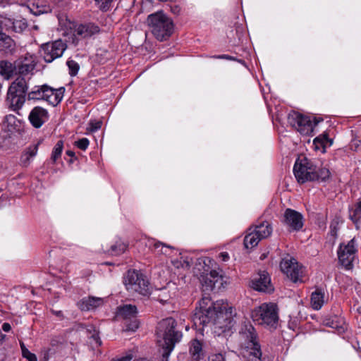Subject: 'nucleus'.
I'll return each instance as SVG.
<instances>
[{
    "label": "nucleus",
    "mask_w": 361,
    "mask_h": 361,
    "mask_svg": "<svg viewBox=\"0 0 361 361\" xmlns=\"http://www.w3.org/2000/svg\"><path fill=\"white\" fill-rule=\"evenodd\" d=\"M100 27L92 22H86L79 24L75 29V35L81 38H90L100 32Z\"/></svg>",
    "instance_id": "nucleus-18"
},
{
    "label": "nucleus",
    "mask_w": 361,
    "mask_h": 361,
    "mask_svg": "<svg viewBox=\"0 0 361 361\" xmlns=\"http://www.w3.org/2000/svg\"><path fill=\"white\" fill-rule=\"evenodd\" d=\"M125 325L127 331H135L139 327V322L136 318L126 320Z\"/></svg>",
    "instance_id": "nucleus-43"
},
{
    "label": "nucleus",
    "mask_w": 361,
    "mask_h": 361,
    "mask_svg": "<svg viewBox=\"0 0 361 361\" xmlns=\"http://www.w3.org/2000/svg\"><path fill=\"white\" fill-rule=\"evenodd\" d=\"M43 360L44 361H48L49 359V350H43Z\"/></svg>",
    "instance_id": "nucleus-58"
},
{
    "label": "nucleus",
    "mask_w": 361,
    "mask_h": 361,
    "mask_svg": "<svg viewBox=\"0 0 361 361\" xmlns=\"http://www.w3.org/2000/svg\"><path fill=\"white\" fill-rule=\"evenodd\" d=\"M267 253H263V254H262V255H261V256H260L259 259H260L261 260H263V259H264L265 258H267Z\"/></svg>",
    "instance_id": "nucleus-63"
},
{
    "label": "nucleus",
    "mask_w": 361,
    "mask_h": 361,
    "mask_svg": "<svg viewBox=\"0 0 361 361\" xmlns=\"http://www.w3.org/2000/svg\"><path fill=\"white\" fill-rule=\"evenodd\" d=\"M213 262V259L206 257L204 259H199L194 268V273L198 277L203 291L213 290L216 283L222 278L219 272L211 269L209 265Z\"/></svg>",
    "instance_id": "nucleus-4"
},
{
    "label": "nucleus",
    "mask_w": 361,
    "mask_h": 361,
    "mask_svg": "<svg viewBox=\"0 0 361 361\" xmlns=\"http://www.w3.org/2000/svg\"><path fill=\"white\" fill-rule=\"evenodd\" d=\"M260 240L261 239L252 231L245 236L243 244L246 249H250L257 246Z\"/></svg>",
    "instance_id": "nucleus-34"
},
{
    "label": "nucleus",
    "mask_w": 361,
    "mask_h": 361,
    "mask_svg": "<svg viewBox=\"0 0 361 361\" xmlns=\"http://www.w3.org/2000/svg\"><path fill=\"white\" fill-rule=\"evenodd\" d=\"M250 283V286L255 290L266 293H271L274 290L270 276L266 271H259Z\"/></svg>",
    "instance_id": "nucleus-16"
},
{
    "label": "nucleus",
    "mask_w": 361,
    "mask_h": 361,
    "mask_svg": "<svg viewBox=\"0 0 361 361\" xmlns=\"http://www.w3.org/2000/svg\"><path fill=\"white\" fill-rule=\"evenodd\" d=\"M212 58L219 59H226V60H231V61H236L237 60L235 57L228 55V54L214 55L212 56Z\"/></svg>",
    "instance_id": "nucleus-52"
},
{
    "label": "nucleus",
    "mask_w": 361,
    "mask_h": 361,
    "mask_svg": "<svg viewBox=\"0 0 361 361\" xmlns=\"http://www.w3.org/2000/svg\"><path fill=\"white\" fill-rule=\"evenodd\" d=\"M66 49V43L61 39H57L42 44L40 54L45 62L51 63L60 58Z\"/></svg>",
    "instance_id": "nucleus-8"
},
{
    "label": "nucleus",
    "mask_w": 361,
    "mask_h": 361,
    "mask_svg": "<svg viewBox=\"0 0 361 361\" xmlns=\"http://www.w3.org/2000/svg\"><path fill=\"white\" fill-rule=\"evenodd\" d=\"M17 119L16 116L13 115L9 114L5 116L4 118V123H6L7 127H11L8 130H11L12 129H15L14 126L16 125Z\"/></svg>",
    "instance_id": "nucleus-45"
},
{
    "label": "nucleus",
    "mask_w": 361,
    "mask_h": 361,
    "mask_svg": "<svg viewBox=\"0 0 361 361\" xmlns=\"http://www.w3.org/2000/svg\"><path fill=\"white\" fill-rule=\"evenodd\" d=\"M137 310L135 305H125L118 307L117 314L125 320H130L137 317Z\"/></svg>",
    "instance_id": "nucleus-27"
},
{
    "label": "nucleus",
    "mask_w": 361,
    "mask_h": 361,
    "mask_svg": "<svg viewBox=\"0 0 361 361\" xmlns=\"http://www.w3.org/2000/svg\"><path fill=\"white\" fill-rule=\"evenodd\" d=\"M102 304L103 299L102 298L89 296L82 298L78 302V306L82 311H89L101 306Z\"/></svg>",
    "instance_id": "nucleus-21"
},
{
    "label": "nucleus",
    "mask_w": 361,
    "mask_h": 361,
    "mask_svg": "<svg viewBox=\"0 0 361 361\" xmlns=\"http://www.w3.org/2000/svg\"><path fill=\"white\" fill-rule=\"evenodd\" d=\"M31 79V76L18 75L11 83L8 87L13 88L14 90H18V92L27 94L29 92L30 81Z\"/></svg>",
    "instance_id": "nucleus-22"
},
{
    "label": "nucleus",
    "mask_w": 361,
    "mask_h": 361,
    "mask_svg": "<svg viewBox=\"0 0 361 361\" xmlns=\"http://www.w3.org/2000/svg\"><path fill=\"white\" fill-rule=\"evenodd\" d=\"M339 230L338 221L334 220L330 225L329 235L333 238V240L335 241L338 237V231Z\"/></svg>",
    "instance_id": "nucleus-42"
},
{
    "label": "nucleus",
    "mask_w": 361,
    "mask_h": 361,
    "mask_svg": "<svg viewBox=\"0 0 361 361\" xmlns=\"http://www.w3.org/2000/svg\"><path fill=\"white\" fill-rule=\"evenodd\" d=\"M15 62L18 76H29V73H32L36 66L35 56L28 53L19 57Z\"/></svg>",
    "instance_id": "nucleus-15"
},
{
    "label": "nucleus",
    "mask_w": 361,
    "mask_h": 361,
    "mask_svg": "<svg viewBox=\"0 0 361 361\" xmlns=\"http://www.w3.org/2000/svg\"><path fill=\"white\" fill-rule=\"evenodd\" d=\"M51 312H52L53 314H54L55 315H56L57 317H63V313H62V312H61V310L55 311V310H51Z\"/></svg>",
    "instance_id": "nucleus-60"
},
{
    "label": "nucleus",
    "mask_w": 361,
    "mask_h": 361,
    "mask_svg": "<svg viewBox=\"0 0 361 361\" xmlns=\"http://www.w3.org/2000/svg\"><path fill=\"white\" fill-rule=\"evenodd\" d=\"M20 348H21V351H22V354L23 353V350H27V348L25 347V345L24 344L23 342H20Z\"/></svg>",
    "instance_id": "nucleus-61"
},
{
    "label": "nucleus",
    "mask_w": 361,
    "mask_h": 361,
    "mask_svg": "<svg viewBox=\"0 0 361 361\" xmlns=\"http://www.w3.org/2000/svg\"><path fill=\"white\" fill-rule=\"evenodd\" d=\"M172 263L177 268H179L180 266L182 267H184V266H185V267H190V263L188 261H186L185 259L183 260V263L181 262V261H178V260H174L172 262Z\"/></svg>",
    "instance_id": "nucleus-51"
},
{
    "label": "nucleus",
    "mask_w": 361,
    "mask_h": 361,
    "mask_svg": "<svg viewBox=\"0 0 361 361\" xmlns=\"http://www.w3.org/2000/svg\"><path fill=\"white\" fill-rule=\"evenodd\" d=\"M11 145V137L8 134L0 135V150H6Z\"/></svg>",
    "instance_id": "nucleus-41"
},
{
    "label": "nucleus",
    "mask_w": 361,
    "mask_h": 361,
    "mask_svg": "<svg viewBox=\"0 0 361 361\" xmlns=\"http://www.w3.org/2000/svg\"><path fill=\"white\" fill-rule=\"evenodd\" d=\"M252 231L262 240L269 237L271 235L272 232V228L268 221H261L259 224H256Z\"/></svg>",
    "instance_id": "nucleus-30"
},
{
    "label": "nucleus",
    "mask_w": 361,
    "mask_h": 361,
    "mask_svg": "<svg viewBox=\"0 0 361 361\" xmlns=\"http://www.w3.org/2000/svg\"><path fill=\"white\" fill-rule=\"evenodd\" d=\"M26 99L27 94L8 87L5 102L10 110L18 112L22 109Z\"/></svg>",
    "instance_id": "nucleus-13"
},
{
    "label": "nucleus",
    "mask_w": 361,
    "mask_h": 361,
    "mask_svg": "<svg viewBox=\"0 0 361 361\" xmlns=\"http://www.w3.org/2000/svg\"><path fill=\"white\" fill-rule=\"evenodd\" d=\"M68 70H69V74L71 76H75L80 69L79 64L75 61L74 60H68L66 63Z\"/></svg>",
    "instance_id": "nucleus-40"
},
{
    "label": "nucleus",
    "mask_w": 361,
    "mask_h": 361,
    "mask_svg": "<svg viewBox=\"0 0 361 361\" xmlns=\"http://www.w3.org/2000/svg\"><path fill=\"white\" fill-rule=\"evenodd\" d=\"M243 355L245 359V361H262V350L260 344L256 345V346L244 348Z\"/></svg>",
    "instance_id": "nucleus-26"
},
{
    "label": "nucleus",
    "mask_w": 361,
    "mask_h": 361,
    "mask_svg": "<svg viewBox=\"0 0 361 361\" xmlns=\"http://www.w3.org/2000/svg\"><path fill=\"white\" fill-rule=\"evenodd\" d=\"M209 361H226L222 354H214L209 357Z\"/></svg>",
    "instance_id": "nucleus-53"
},
{
    "label": "nucleus",
    "mask_w": 361,
    "mask_h": 361,
    "mask_svg": "<svg viewBox=\"0 0 361 361\" xmlns=\"http://www.w3.org/2000/svg\"><path fill=\"white\" fill-rule=\"evenodd\" d=\"M189 353L195 361H200L204 357L202 341L196 338L191 340L189 345Z\"/></svg>",
    "instance_id": "nucleus-19"
},
{
    "label": "nucleus",
    "mask_w": 361,
    "mask_h": 361,
    "mask_svg": "<svg viewBox=\"0 0 361 361\" xmlns=\"http://www.w3.org/2000/svg\"><path fill=\"white\" fill-rule=\"evenodd\" d=\"M0 74L7 79L14 75H17L16 62L11 63L8 61H0Z\"/></svg>",
    "instance_id": "nucleus-33"
},
{
    "label": "nucleus",
    "mask_w": 361,
    "mask_h": 361,
    "mask_svg": "<svg viewBox=\"0 0 361 361\" xmlns=\"http://www.w3.org/2000/svg\"><path fill=\"white\" fill-rule=\"evenodd\" d=\"M323 324L325 326H329V327L333 328V329H337V328L339 327L338 322H335L334 319H331L330 317L325 318L323 320Z\"/></svg>",
    "instance_id": "nucleus-48"
},
{
    "label": "nucleus",
    "mask_w": 361,
    "mask_h": 361,
    "mask_svg": "<svg viewBox=\"0 0 361 361\" xmlns=\"http://www.w3.org/2000/svg\"><path fill=\"white\" fill-rule=\"evenodd\" d=\"M91 337L98 343L99 345L102 344V341L99 336V333L94 330V334L91 336Z\"/></svg>",
    "instance_id": "nucleus-55"
},
{
    "label": "nucleus",
    "mask_w": 361,
    "mask_h": 361,
    "mask_svg": "<svg viewBox=\"0 0 361 361\" xmlns=\"http://www.w3.org/2000/svg\"><path fill=\"white\" fill-rule=\"evenodd\" d=\"M156 335L160 346L171 347L180 342L183 336L177 322L172 317L163 319L157 324Z\"/></svg>",
    "instance_id": "nucleus-2"
},
{
    "label": "nucleus",
    "mask_w": 361,
    "mask_h": 361,
    "mask_svg": "<svg viewBox=\"0 0 361 361\" xmlns=\"http://www.w3.org/2000/svg\"><path fill=\"white\" fill-rule=\"evenodd\" d=\"M102 121H90L89 130L92 132H94L102 127Z\"/></svg>",
    "instance_id": "nucleus-50"
},
{
    "label": "nucleus",
    "mask_w": 361,
    "mask_h": 361,
    "mask_svg": "<svg viewBox=\"0 0 361 361\" xmlns=\"http://www.w3.org/2000/svg\"><path fill=\"white\" fill-rule=\"evenodd\" d=\"M162 348V357L161 361H168L169 356L170 355L171 351L173 350L174 347L171 346H161Z\"/></svg>",
    "instance_id": "nucleus-47"
},
{
    "label": "nucleus",
    "mask_w": 361,
    "mask_h": 361,
    "mask_svg": "<svg viewBox=\"0 0 361 361\" xmlns=\"http://www.w3.org/2000/svg\"><path fill=\"white\" fill-rule=\"evenodd\" d=\"M251 317L259 324L274 326L279 320L277 306L274 303H263L252 312Z\"/></svg>",
    "instance_id": "nucleus-6"
},
{
    "label": "nucleus",
    "mask_w": 361,
    "mask_h": 361,
    "mask_svg": "<svg viewBox=\"0 0 361 361\" xmlns=\"http://www.w3.org/2000/svg\"><path fill=\"white\" fill-rule=\"evenodd\" d=\"M49 113L47 109L41 106L34 107L28 116V120L35 128H39L49 120Z\"/></svg>",
    "instance_id": "nucleus-17"
},
{
    "label": "nucleus",
    "mask_w": 361,
    "mask_h": 361,
    "mask_svg": "<svg viewBox=\"0 0 361 361\" xmlns=\"http://www.w3.org/2000/svg\"><path fill=\"white\" fill-rule=\"evenodd\" d=\"M311 305L315 310L322 308L324 303V290L322 288H316L311 294Z\"/></svg>",
    "instance_id": "nucleus-32"
},
{
    "label": "nucleus",
    "mask_w": 361,
    "mask_h": 361,
    "mask_svg": "<svg viewBox=\"0 0 361 361\" xmlns=\"http://www.w3.org/2000/svg\"><path fill=\"white\" fill-rule=\"evenodd\" d=\"M155 300L159 302L162 305L168 303L171 299V295L169 290L166 288H161L158 290L153 298Z\"/></svg>",
    "instance_id": "nucleus-36"
},
{
    "label": "nucleus",
    "mask_w": 361,
    "mask_h": 361,
    "mask_svg": "<svg viewBox=\"0 0 361 361\" xmlns=\"http://www.w3.org/2000/svg\"><path fill=\"white\" fill-rule=\"evenodd\" d=\"M62 343H63V339L61 338L56 337V338H53L51 340V345L53 346L57 345L58 344H61Z\"/></svg>",
    "instance_id": "nucleus-54"
},
{
    "label": "nucleus",
    "mask_w": 361,
    "mask_h": 361,
    "mask_svg": "<svg viewBox=\"0 0 361 361\" xmlns=\"http://www.w3.org/2000/svg\"><path fill=\"white\" fill-rule=\"evenodd\" d=\"M132 359L131 356H125L118 359H114L112 361H130Z\"/></svg>",
    "instance_id": "nucleus-57"
},
{
    "label": "nucleus",
    "mask_w": 361,
    "mask_h": 361,
    "mask_svg": "<svg viewBox=\"0 0 361 361\" xmlns=\"http://www.w3.org/2000/svg\"><path fill=\"white\" fill-rule=\"evenodd\" d=\"M317 166L306 157L303 159H298L293 166V173L297 181L303 184L306 182L314 181V171Z\"/></svg>",
    "instance_id": "nucleus-7"
},
{
    "label": "nucleus",
    "mask_w": 361,
    "mask_h": 361,
    "mask_svg": "<svg viewBox=\"0 0 361 361\" xmlns=\"http://www.w3.org/2000/svg\"><path fill=\"white\" fill-rule=\"evenodd\" d=\"M22 355L28 361H37V358L35 354L31 353L28 349L26 350H23V353Z\"/></svg>",
    "instance_id": "nucleus-49"
},
{
    "label": "nucleus",
    "mask_w": 361,
    "mask_h": 361,
    "mask_svg": "<svg viewBox=\"0 0 361 361\" xmlns=\"http://www.w3.org/2000/svg\"><path fill=\"white\" fill-rule=\"evenodd\" d=\"M50 92L49 86L47 85L35 86L27 93V100H44V97H48V94Z\"/></svg>",
    "instance_id": "nucleus-23"
},
{
    "label": "nucleus",
    "mask_w": 361,
    "mask_h": 361,
    "mask_svg": "<svg viewBox=\"0 0 361 361\" xmlns=\"http://www.w3.org/2000/svg\"><path fill=\"white\" fill-rule=\"evenodd\" d=\"M235 310L223 301L212 302L209 296H203L192 316L194 326L200 330L213 324L223 331L230 329L234 324Z\"/></svg>",
    "instance_id": "nucleus-1"
},
{
    "label": "nucleus",
    "mask_w": 361,
    "mask_h": 361,
    "mask_svg": "<svg viewBox=\"0 0 361 361\" xmlns=\"http://www.w3.org/2000/svg\"><path fill=\"white\" fill-rule=\"evenodd\" d=\"M89 140L86 137L81 138L75 142V145L81 150H85L89 146Z\"/></svg>",
    "instance_id": "nucleus-46"
},
{
    "label": "nucleus",
    "mask_w": 361,
    "mask_h": 361,
    "mask_svg": "<svg viewBox=\"0 0 361 361\" xmlns=\"http://www.w3.org/2000/svg\"><path fill=\"white\" fill-rule=\"evenodd\" d=\"M283 223L289 228L290 231H299L303 227V216L301 213L288 208L283 214Z\"/></svg>",
    "instance_id": "nucleus-14"
},
{
    "label": "nucleus",
    "mask_w": 361,
    "mask_h": 361,
    "mask_svg": "<svg viewBox=\"0 0 361 361\" xmlns=\"http://www.w3.org/2000/svg\"><path fill=\"white\" fill-rule=\"evenodd\" d=\"M2 329L5 332H8L11 329L10 324L5 322L2 324Z\"/></svg>",
    "instance_id": "nucleus-56"
},
{
    "label": "nucleus",
    "mask_w": 361,
    "mask_h": 361,
    "mask_svg": "<svg viewBox=\"0 0 361 361\" xmlns=\"http://www.w3.org/2000/svg\"><path fill=\"white\" fill-rule=\"evenodd\" d=\"M314 181H326L330 177V172L326 168H321L317 169L314 171Z\"/></svg>",
    "instance_id": "nucleus-38"
},
{
    "label": "nucleus",
    "mask_w": 361,
    "mask_h": 361,
    "mask_svg": "<svg viewBox=\"0 0 361 361\" xmlns=\"http://www.w3.org/2000/svg\"><path fill=\"white\" fill-rule=\"evenodd\" d=\"M288 122L293 128L303 135H311L314 125L308 116L293 112L288 116Z\"/></svg>",
    "instance_id": "nucleus-10"
},
{
    "label": "nucleus",
    "mask_w": 361,
    "mask_h": 361,
    "mask_svg": "<svg viewBox=\"0 0 361 361\" xmlns=\"http://www.w3.org/2000/svg\"><path fill=\"white\" fill-rule=\"evenodd\" d=\"M241 345L244 348L256 346L259 344V338L254 326L249 322L242 324L239 331Z\"/></svg>",
    "instance_id": "nucleus-12"
},
{
    "label": "nucleus",
    "mask_w": 361,
    "mask_h": 361,
    "mask_svg": "<svg viewBox=\"0 0 361 361\" xmlns=\"http://www.w3.org/2000/svg\"><path fill=\"white\" fill-rule=\"evenodd\" d=\"M333 143V140L329 137V134L324 132L322 134L316 137L313 140V145L315 150H322L325 152V149L327 146H331Z\"/></svg>",
    "instance_id": "nucleus-28"
},
{
    "label": "nucleus",
    "mask_w": 361,
    "mask_h": 361,
    "mask_svg": "<svg viewBox=\"0 0 361 361\" xmlns=\"http://www.w3.org/2000/svg\"><path fill=\"white\" fill-rule=\"evenodd\" d=\"M349 218L355 224H357L360 221L361 200L355 205V207L349 209Z\"/></svg>",
    "instance_id": "nucleus-37"
},
{
    "label": "nucleus",
    "mask_w": 361,
    "mask_h": 361,
    "mask_svg": "<svg viewBox=\"0 0 361 361\" xmlns=\"http://www.w3.org/2000/svg\"><path fill=\"white\" fill-rule=\"evenodd\" d=\"M357 245L355 238L347 244L341 243L338 250V257L341 264L347 269L353 267V262L357 251Z\"/></svg>",
    "instance_id": "nucleus-9"
},
{
    "label": "nucleus",
    "mask_w": 361,
    "mask_h": 361,
    "mask_svg": "<svg viewBox=\"0 0 361 361\" xmlns=\"http://www.w3.org/2000/svg\"><path fill=\"white\" fill-rule=\"evenodd\" d=\"M41 143L42 140H39L37 143L27 147L23 152L20 156V162L23 166L27 167L30 164V159L36 156L38 151V147Z\"/></svg>",
    "instance_id": "nucleus-24"
},
{
    "label": "nucleus",
    "mask_w": 361,
    "mask_h": 361,
    "mask_svg": "<svg viewBox=\"0 0 361 361\" xmlns=\"http://www.w3.org/2000/svg\"><path fill=\"white\" fill-rule=\"evenodd\" d=\"M320 121H322V118L319 120L317 118H314V126H316Z\"/></svg>",
    "instance_id": "nucleus-64"
},
{
    "label": "nucleus",
    "mask_w": 361,
    "mask_h": 361,
    "mask_svg": "<svg viewBox=\"0 0 361 361\" xmlns=\"http://www.w3.org/2000/svg\"><path fill=\"white\" fill-rule=\"evenodd\" d=\"M124 284L128 290L135 291L145 296L150 293L149 280L140 271L128 270L124 277Z\"/></svg>",
    "instance_id": "nucleus-5"
},
{
    "label": "nucleus",
    "mask_w": 361,
    "mask_h": 361,
    "mask_svg": "<svg viewBox=\"0 0 361 361\" xmlns=\"http://www.w3.org/2000/svg\"><path fill=\"white\" fill-rule=\"evenodd\" d=\"M154 251L159 255H170L175 248L173 246L166 245L160 241H157L153 245Z\"/></svg>",
    "instance_id": "nucleus-35"
},
{
    "label": "nucleus",
    "mask_w": 361,
    "mask_h": 361,
    "mask_svg": "<svg viewBox=\"0 0 361 361\" xmlns=\"http://www.w3.org/2000/svg\"><path fill=\"white\" fill-rule=\"evenodd\" d=\"M28 8L35 16L49 13L52 10L50 4L44 0H35L28 6Z\"/></svg>",
    "instance_id": "nucleus-20"
},
{
    "label": "nucleus",
    "mask_w": 361,
    "mask_h": 361,
    "mask_svg": "<svg viewBox=\"0 0 361 361\" xmlns=\"http://www.w3.org/2000/svg\"><path fill=\"white\" fill-rule=\"evenodd\" d=\"M66 153L69 157H75V153L73 151L67 150Z\"/></svg>",
    "instance_id": "nucleus-62"
},
{
    "label": "nucleus",
    "mask_w": 361,
    "mask_h": 361,
    "mask_svg": "<svg viewBox=\"0 0 361 361\" xmlns=\"http://www.w3.org/2000/svg\"><path fill=\"white\" fill-rule=\"evenodd\" d=\"M280 268L281 271L292 281L296 283L301 280L302 267L299 265L295 259L293 257L283 258L280 263Z\"/></svg>",
    "instance_id": "nucleus-11"
},
{
    "label": "nucleus",
    "mask_w": 361,
    "mask_h": 361,
    "mask_svg": "<svg viewBox=\"0 0 361 361\" xmlns=\"http://www.w3.org/2000/svg\"><path fill=\"white\" fill-rule=\"evenodd\" d=\"M63 148V141L60 140L56 142L52 150L51 159L54 163H55L56 160L61 157Z\"/></svg>",
    "instance_id": "nucleus-39"
},
{
    "label": "nucleus",
    "mask_w": 361,
    "mask_h": 361,
    "mask_svg": "<svg viewBox=\"0 0 361 361\" xmlns=\"http://www.w3.org/2000/svg\"><path fill=\"white\" fill-rule=\"evenodd\" d=\"M219 257L222 259L223 261L226 262L229 259V256L227 252H221L219 254Z\"/></svg>",
    "instance_id": "nucleus-59"
},
{
    "label": "nucleus",
    "mask_w": 361,
    "mask_h": 361,
    "mask_svg": "<svg viewBox=\"0 0 361 361\" xmlns=\"http://www.w3.org/2000/svg\"><path fill=\"white\" fill-rule=\"evenodd\" d=\"M112 1L113 0H95L99 4V9L104 12L109 10Z\"/></svg>",
    "instance_id": "nucleus-44"
},
{
    "label": "nucleus",
    "mask_w": 361,
    "mask_h": 361,
    "mask_svg": "<svg viewBox=\"0 0 361 361\" xmlns=\"http://www.w3.org/2000/svg\"><path fill=\"white\" fill-rule=\"evenodd\" d=\"M128 247V245L121 240H117L113 243L109 248L104 249V252L111 256H118L125 252Z\"/></svg>",
    "instance_id": "nucleus-31"
},
{
    "label": "nucleus",
    "mask_w": 361,
    "mask_h": 361,
    "mask_svg": "<svg viewBox=\"0 0 361 361\" xmlns=\"http://www.w3.org/2000/svg\"><path fill=\"white\" fill-rule=\"evenodd\" d=\"M14 46L12 38L4 32L3 23L0 21V51L11 52Z\"/></svg>",
    "instance_id": "nucleus-25"
},
{
    "label": "nucleus",
    "mask_w": 361,
    "mask_h": 361,
    "mask_svg": "<svg viewBox=\"0 0 361 361\" xmlns=\"http://www.w3.org/2000/svg\"><path fill=\"white\" fill-rule=\"evenodd\" d=\"M49 90L51 92L48 94V97H44V100H46L49 104L55 106L62 100L65 88L60 87L59 89H54L49 87Z\"/></svg>",
    "instance_id": "nucleus-29"
},
{
    "label": "nucleus",
    "mask_w": 361,
    "mask_h": 361,
    "mask_svg": "<svg viewBox=\"0 0 361 361\" xmlns=\"http://www.w3.org/2000/svg\"><path fill=\"white\" fill-rule=\"evenodd\" d=\"M147 23L150 32L159 41L166 40L173 33V23L163 11L149 15Z\"/></svg>",
    "instance_id": "nucleus-3"
}]
</instances>
